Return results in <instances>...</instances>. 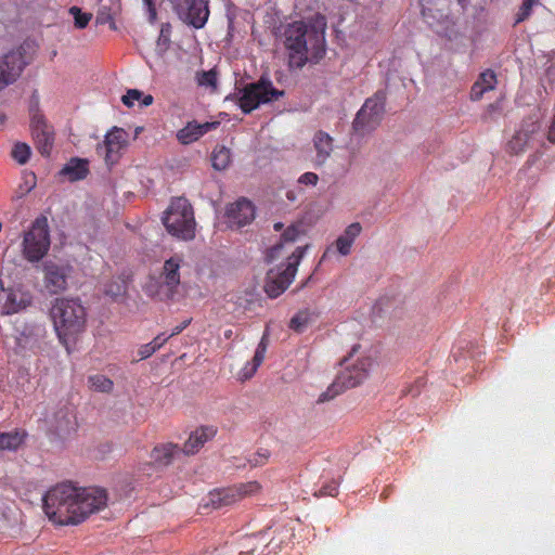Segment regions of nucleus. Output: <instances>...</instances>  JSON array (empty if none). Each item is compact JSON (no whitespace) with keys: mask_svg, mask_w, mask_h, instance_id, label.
Here are the masks:
<instances>
[{"mask_svg":"<svg viewBox=\"0 0 555 555\" xmlns=\"http://www.w3.org/2000/svg\"><path fill=\"white\" fill-rule=\"evenodd\" d=\"M107 494L100 488H77L70 482L52 487L43 496V511L60 526L78 525L91 514L103 509Z\"/></svg>","mask_w":555,"mask_h":555,"instance_id":"nucleus-1","label":"nucleus"},{"mask_svg":"<svg viewBox=\"0 0 555 555\" xmlns=\"http://www.w3.org/2000/svg\"><path fill=\"white\" fill-rule=\"evenodd\" d=\"M284 37L292 68H301L307 62L318 63L325 54L324 29L294 22L286 27Z\"/></svg>","mask_w":555,"mask_h":555,"instance_id":"nucleus-2","label":"nucleus"},{"mask_svg":"<svg viewBox=\"0 0 555 555\" xmlns=\"http://www.w3.org/2000/svg\"><path fill=\"white\" fill-rule=\"evenodd\" d=\"M50 317L57 338L67 349L86 330L87 310L78 298H56L52 302Z\"/></svg>","mask_w":555,"mask_h":555,"instance_id":"nucleus-3","label":"nucleus"},{"mask_svg":"<svg viewBox=\"0 0 555 555\" xmlns=\"http://www.w3.org/2000/svg\"><path fill=\"white\" fill-rule=\"evenodd\" d=\"M183 259L175 255L167 259L157 278L151 279L146 284V294L160 301L172 300L178 294L181 275L180 268Z\"/></svg>","mask_w":555,"mask_h":555,"instance_id":"nucleus-4","label":"nucleus"},{"mask_svg":"<svg viewBox=\"0 0 555 555\" xmlns=\"http://www.w3.org/2000/svg\"><path fill=\"white\" fill-rule=\"evenodd\" d=\"M163 223L172 236L185 241L195 236L193 208L184 197H177L171 201L163 217Z\"/></svg>","mask_w":555,"mask_h":555,"instance_id":"nucleus-5","label":"nucleus"},{"mask_svg":"<svg viewBox=\"0 0 555 555\" xmlns=\"http://www.w3.org/2000/svg\"><path fill=\"white\" fill-rule=\"evenodd\" d=\"M374 364L375 359L371 356L361 357L354 363L346 364L327 390L321 393L319 401L324 402L334 399L346 389L360 385L366 379Z\"/></svg>","mask_w":555,"mask_h":555,"instance_id":"nucleus-6","label":"nucleus"},{"mask_svg":"<svg viewBox=\"0 0 555 555\" xmlns=\"http://www.w3.org/2000/svg\"><path fill=\"white\" fill-rule=\"evenodd\" d=\"M283 95V90L274 88L272 81L263 77L256 82L245 85L236 94L237 105L244 114L251 113L261 104L278 101Z\"/></svg>","mask_w":555,"mask_h":555,"instance_id":"nucleus-7","label":"nucleus"},{"mask_svg":"<svg viewBox=\"0 0 555 555\" xmlns=\"http://www.w3.org/2000/svg\"><path fill=\"white\" fill-rule=\"evenodd\" d=\"M50 245L48 218L39 216L24 233L22 243L23 256L29 262H38L48 254Z\"/></svg>","mask_w":555,"mask_h":555,"instance_id":"nucleus-8","label":"nucleus"},{"mask_svg":"<svg viewBox=\"0 0 555 555\" xmlns=\"http://www.w3.org/2000/svg\"><path fill=\"white\" fill-rule=\"evenodd\" d=\"M385 100L382 91L366 99L352 122L356 133L364 135L378 127L385 113Z\"/></svg>","mask_w":555,"mask_h":555,"instance_id":"nucleus-9","label":"nucleus"},{"mask_svg":"<svg viewBox=\"0 0 555 555\" xmlns=\"http://www.w3.org/2000/svg\"><path fill=\"white\" fill-rule=\"evenodd\" d=\"M305 250L306 247H297L292 255L287 257V263L284 269L278 270L276 272L273 270L269 271L264 291L270 298L279 297L291 285Z\"/></svg>","mask_w":555,"mask_h":555,"instance_id":"nucleus-10","label":"nucleus"},{"mask_svg":"<svg viewBox=\"0 0 555 555\" xmlns=\"http://www.w3.org/2000/svg\"><path fill=\"white\" fill-rule=\"evenodd\" d=\"M261 490L258 481H248L228 488L215 489L209 492L207 506L222 508L231 506L246 496L257 494Z\"/></svg>","mask_w":555,"mask_h":555,"instance_id":"nucleus-11","label":"nucleus"},{"mask_svg":"<svg viewBox=\"0 0 555 555\" xmlns=\"http://www.w3.org/2000/svg\"><path fill=\"white\" fill-rule=\"evenodd\" d=\"M173 11L185 24L201 29L209 17V0H169Z\"/></svg>","mask_w":555,"mask_h":555,"instance_id":"nucleus-12","label":"nucleus"},{"mask_svg":"<svg viewBox=\"0 0 555 555\" xmlns=\"http://www.w3.org/2000/svg\"><path fill=\"white\" fill-rule=\"evenodd\" d=\"M27 64L23 47L0 57V91L18 78Z\"/></svg>","mask_w":555,"mask_h":555,"instance_id":"nucleus-13","label":"nucleus"},{"mask_svg":"<svg viewBox=\"0 0 555 555\" xmlns=\"http://www.w3.org/2000/svg\"><path fill=\"white\" fill-rule=\"evenodd\" d=\"M127 137V132L118 127L106 133L103 143L96 147L98 154L104 156L106 165L112 166L119 160L128 143Z\"/></svg>","mask_w":555,"mask_h":555,"instance_id":"nucleus-14","label":"nucleus"},{"mask_svg":"<svg viewBox=\"0 0 555 555\" xmlns=\"http://www.w3.org/2000/svg\"><path fill=\"white\" fill-rule=\"evenodd\" d=\"M76 415L70 406L60 408L50 420L49 431L60 439H66L76 431Z\"/></svg>","mask_w":555,"mask_h":555,"instance_id":"nucleus-15","label":"nucleus"},{"mask_svg":"<svg viewBox=\"0 0 555 555\" xmlns=\"http://www.w3.org/2000/svg\"><path fill=\"white\" fill-rule=\"evenodd\" d=\"M30 127L36 149L42 156H49L53 146L54 134L46 124L43 116L35 114Z\"/></svg>","mask_w":555,"mask_h":555,"instance_id":"nucleus-16","label":"nucleus"},{"mask_svg":"<svg viewBox=\"0 0 555 555\" xmlns=\"http://www.w3.org/2000/svg\"><path fill=\"white\" fill-rule=\"evenodd\" d=\"M31 304V296L21 289L7 288L0 292V313L4 315L14 314L27 308Z\"/></svg>","mask_w":555,"mask_h":555,"instance_id":"nucleus-17","label":"nucleus"},{"mask_svg":"<svg viewBox=\"0 0 555 555\" xmlns=\"http://www.w3.org/2000/svg\"><path fill=\"white\" fill-rule=\"evenodd\" d=\"M255 206L246 199L240 198L227 208V218L231 227L242 228L255 219Z\"/></svg>","mask_w":555,"mask_h":555,"instance_id":"nucleus-18","label":"nucleus"},{"mask_svg":"<svg viewBox=\"0 0 555 555\" xmlns=\"http://www.w3.org/2000/svg\"><path fill=\"white\" fill-rule=\"evenodd\" d=\"M44 285L52 294H57L67 287V274L65 268L54 262L44 264Z\"/></svg>","mask_w":555,"mask_h":555,"instance_id":"nucleus-19","label":"nucleus"},{"mask_svg":"<svg viewBox=\"0 0 555 555\" xmlns=\"http://www.w3.org/2000/svg\"><path fill=\"white\" fill-rule=\"evenodd\" d=\"M216 434L217 428L215 426H201L196 428L190 434L189 439L182 448V452L188 455L197 453Z\"/></svg>","mask_w":555,"mask_h":555,"instance_id":"nucleus-20","label":"nucleus"},{"mask_svg":"<svg viewBox=\"0 0 555 555\" xmlns=\"http://www.w3.org/2000/svg\"><path fill=\"white\" fill-rule=\"evenodd\" d=\"M182 452V449L171 442L155 446L151 451V461L158 467H165L172 463L175 457Z\"/></svg>","mask_w":555,"mask_h":555,"instance_id":"nucleus-21","label":"nucleus"},{"mask_svg":"<svg viewBox=\"0 0 555 555\" xmlns=\"http://www.w3.org/2000/svg\"><path fill=\"white\" fill-rule=\"evenodd\" d=\"M496 85V76L493 70H486L480 74L470 89V100L479 101L485 92L493 90Z\"/></svg>","mask_w":555,"mask_h":555,"instance_id":"nucleus-22","label":"nucleus"},{"mask_svg":"<svg viewBox=\"0 0 555 555\" xmlns=\"http://www.w3.org/2000/svg\"><path fill=\"white\" fill-rule=\"evenodd\" d=\"M361 231L362 227L359 222H353L346 228L344 234L336 240V247L340 255L347 256L350 253L351 246Z\"/></svg>","mask_w":555,"mask_h":555,"instance_id":"nucleus-23","label":"nucleus"},{"mask_svg":"<svg viewBox=\"0 0 555 555\" xmlns=\"http://www.w3.org/2000/svg\"><path fill=\"white\" fill-rule=\"evenodd\" d=\"M89 163L87 159L72 158L61 170V175L66 176L69 181H78L85 179L89 173Z\"/></svg>","mask_w":555,"mask_h":555,"instance_id":"nucleus-24","label":"nucleus"},{"mask_svg":"<svg viewBox=\"0 0 555 555\" xmlns=\"http://www.w3.org/2000/svg\"><path fill=\"white\" fill-rule=\"evenodd\" d=\"M313 144L317 151V162L323 164L333 151V138L320 130L314 134Z\"/></svg>","mask_w":555,"mask_h":555,"instance_id":"nucleus-25","label":"nucleus"},{"mask_svg":"<svg viewBox=\"0 0 555 555\" xmlns=\"http://www.w3.org/2000/svg\"><path fill=\"white\" fill-rule=\"evenodd\" d=\"M263 340L264 339L262 338L261 341L259 343V345L255 351L251 363H247L242 369V371L240 373V379L246 380V379L251 378L254 376V374L256 373V371L258 370V367L263 362L266 351H267V345L264 344Z\"/></svg>","mask_w":555,"mask_h":555,"instance_id":"nucleus-26","label":"nucleus"},{"mask_svg":"<svg viewBox=\"0 0 555 555\" xmlns=\"http://www.w3.org/2000/svg\"><path fill=\"white\" fill-rule=\"evenodd\" d=\"M26 434L14 430L0 433V451H16L24 442Z\"/></svg>","mask_w":555,"mask_h":555,"instance_id":"nucleus-27","label":"nucleus"},{"mask_svg":"<svg viewBox=\"0 0 555 555\" xmlns=\"http://www.w3.org/2000/svg\"><path fill=\"white\" fill-rule=\"evenodd\" d=\"M315 319L314 312L309 309L298 311L289 321V328L302 333Z\"/></svg>","mask_w":555,"mask_h":555,"instance_id":"nucleus-28","label":"nucleus"},{"mask_svg":"<svg viewBox=\"0 0 555 555\" xmlns=\"http://www.w3.org/2000/svg\"><path fill=\"white\" fill-rule=\"evenodd\" d=\"M88 386L93 391L111 393L114 389V382L103 374H92L88 376Z\"/></svg>","mask_w":555,"mask_h":555,"instance_id":"nucleus-29","label":"nucleus"},{"mask_svg":"<svg viewBox=\"0 0 555 555\" xmlns=\"http://www.w3.org/2000/svg\"><path fill=\"white\" fill-rule=\"evenodd\" d=\"M299 235V230L296 225H289L282 234V242L280 244L274 245L268 251V258L270 261L274 260L279 257L280 250L283 247L284 243H293L297 240Z\"/></svg>","mask_w":555,"mask_h":555,"instance_id":"nucleus-30","label":"nucleus"},{"mask_svg":"<svg viewBox=\"0 0 555 555\" xmlns=\"http://www.w3.org/2000/svg\"><path fill=\"white\" fill-rule=\"evenodd\" d=\"M170 338V336H166L164 333L157 335L152 341L142 345L139 350L138 354L140 357V360H145L153 356L157 350H159Z\"/></svg>","mask_w":555,"mask_h":555,"instance_id":"nucleus-31","label":"nucleus"},{"mask_svg":"<svg viewBox=\"0 0 555 555\" xmlns=\"http://www.w3.org/2000/svg\"><path fill=\"white\" fill-rule=\"evenodd\" d=\"M231 162V152L225 146H217L211 154L212 167L217 170H224Z\"/></svg>","mask_w":555,"mask_h":555,"instance_id":"nucleus-32","label":"nucleus"},{"mask_svg":"<svg viewBox=\"0 0 555 555\" xmlns=\"http://www.w3.org/2000/svg\"><path fill=\"white\" fill-rule=\"evenodd\" d=\"M201 138V130H198L197 122H189L184 128L180 129L177 133V139L182 144H190Z\"/></svg>","mask_w":555,"mask_h":555,"instance_id":"nucleus-33","label":"nucleus"},{"mask_svg":"<svg viewBox=\"0 0 555 555\" xmlns=\"http://www.w3.org/2000/svg\"><path fill=\"white\" fill-rule=\"evenodd\" d=\"M30 147L26 143L17 142L12 150V157L21 165L26 164L30 157Z\"/></svg>","mask_w":555,"mask_h":555,"instance_id":"nucleus-34","label":"nucleus"},{"mask_svg":"<svg viewBox=\"0 0 555 555\" xmlns=\"http://www.w3.org/2000/svg\"><path fill=\"white\" fill-rule=\"evenodd\" d=\"M69 12L74 16L75 26L77 28L82 29L87 27L91 20V14L82 13L81 10L77 7H72Z\"/></svg>","mask_w":555,"mask_h":555,"instance_id":"nucleus-35","label":"nucleus"},{"mask_svg":"<svg viewBox=\"0 0 555 555\" xmlns=\"http://www.w3.org/2000/svg\"><path fill=\"white\" fill-rule=\"evenodd\" d=\"M425 384H426V382H425L424 377H417L413 384H411V385L404 387V389H402V395L411 396L412 398H415V397L420 396Z\"/></svg>","mask_w":555,"mask_h":555,"instance_id":"nucleus-36","label":"nucleus"},{"mask_svg":"<svg viewBox=\"0 0 555 555\" xmlns=\"http://www.w3.org/2000/svg\"><path fill=\"white\" fill-rule=\"evenodd\" d=\"M197 82L199 86L216 87L217 73L212 69L197 74Z\"/></svg>","mask_w":555,"mask_h":555,"instance_id":"nucleus-37","label":"nucleus"},{"mask_svg":"<svg viewBox=\"0 0 555 555\" xmlns=\"http://www.w3.org/2000/svg\"><path fill=\"white\" fill-rule=\"evenodd\" d=\"M270 457V452L266 449H261L254 453L249 459L248 463L251 467H258L264 465Z\"/></svg>","mask_w":555,"mask_h":555,"instance_id":"nucleus-38","label":"nucleus"},{"mask_svg":"<svg viewBox=\"0 0 555 555\" xmlns=\"http://www.w3.org/2000/svg\"><path fill=\"white\" fill-rule=\"evenodd\" d=\"M142 95L143 93L140 90L130 89L125 95H122L121 101L126 106L132 107L135 101L141 100Z\"/></svg>","mask_w":555,"mask_h":555,"instance_id":"nucleus-39","label":"nucleus"},{"mask_svg":"<svg viewBox=\"0 0 555 555\" xmlns=\"http://www.w3.org/2000/svg\"><path fill=\"white\" fill-rule=\"evenodd\" d=\"M531 11H532V4L529 3V1L524 0L517 14H516L515 24H519V23L526 21L531 15Z\"/></svg>","mask_w":555,"mask_h":555,"instance_id":"nucleus-40","label":"nucleus"},{"mask_svg":"<svg viewBox=\"0 0 555 555\" xmlns=\"http://www.w3.org/2000/svg\"><path fill=\"white\" fill-rule=\"evenodd\" d=\"M319 181V177L317 173L314 172H305L304 175H301L298 179V182L300 184H306V185H315Z\"/></svg>","mask_w":555,"mask_h":555,"instance_id":"nucleus-41","label":"nucleus"},{"mask_svg":"<svg viewBox=\"0 0 555 555\" xmlns=\"http://www.w3.org/2000/svg\"><path fill=\"white\" fill-rule=\"evenodd\" d=\"M338 494V485L336 481H333L326 486H323L320 489V495L322 496H336Z\"/></svg>","mask_w":555,"mask_h":555,"instance_id":"nucleus-42","label":"nucleus"},{"mask_svg":"<svg viewBox=\"0 0 555 555\" xmlns=\"http://www.w3.org/2000/svg\"><path fill=\"white\" fill-rule=\"evenodd\" d=\"M218 125V122L197 124L198 130H201V137L207 133L208 131L215 129Z\"/></svg>","mask_w":555,"mask_h":555,"instance_id":"nucleus-43","label":"nucleus"},{"mask_svg":"<svg viewBox=\"0 0 555 555\" xmlns=\"http://www.w3.org/2000/svg\"><path fill=\"white\" fill-rule=\"evenodd\" d=\"M545 77L548 79L550 83H554L555 82V65L554 64H551L545 69Z\"/></svg>","mask_w":555,"mask_h":555,"instance_id":"nucleus-44","label":"nucleus"},{"mask_svg":"<svg viewBox=\"0 0 555 555\" xmlns=\"http://www.w3.org/2000/svg\"><path fill=\"white\" fill-rule=\"evenodd\" d=\"M190 320H185L180 325H177L169 336L172 337L180 334L190 324Z\"/></svg>","mask_w":555,"mask_h":555,"instance_id":"nucleus-45","label":"nucleus"},{"mask_svg":"<svg viewBox=\"0 0 555 555\" xmlns=\"http://www.w3.org/2000/svg\"><path fill=\"white\" fill-rule=\"evenodd\" d=\"M421 7H422V14L424 16L427 15V11H430L429 5L431 4L430 0H420Z\"/></svg>","mask_w":555,"mask_h":555,"instance_id":"nucleus-46","label":"nucleus"},{"mask_svg":"<svg viewBox=\"0 0 555 555\" xmlns=\"http://www.w3.org/2000/svg\"><path fill=\"white\" fill-rule=\"evenodd\" d=\"M141 99H142L141 106H144V107L150 106L154 101V99L151 94L142 95Z\"/></svg>","mask_w":555,"mask_h":555,"instance_id":"nucleus-47","label":"nucleus"},{"mask_svg":"<svg viewBox=\"0 0 555 555\" xmlns=\"http://www.w3.org/2000/svg\"><path fill=\"white\" fill-rule=\"evenodd\" d=\"M121 292H122L121 285H117L116 291H114L112 287L106 288V291H105L106 294L112 295V296H117V295L121 294Z\"/></svg>","mask_w":555,"mask_h":555,"instance_id":"nucleus-48","label":"nucleus"},{"mask_svg":"<svg viewBox=\"0 0 555 555\" xmlns=\"http://www.w3.org/2000/svg\"><path fill=\"white\" fill-rule=\"evenodd\" d=\"M358 348H359V345L353 346L351 351H350V353H349V356L343 359L341 364L348 363L350 358L357 352Z\"/></svg>","mask_w":555,"mask_h":555,"instance_id":"nucleus-49","label":"nucleus"},{"mask_svg":"<svg viewBox=\"0 0 555 555\" xmlns=\"http://www.w3.org/2000/svg\"><path fill=\"white\" fill-rule=\"evenodd\" d=\"M521 135H522V134H521V132H518V133L514 137L513 141L511 142V144H514V143H517L518 141H521V139H522V138H521Z\"/></svg>","mask_w":555,"mask_h":555,"instance_id":"nucleus-50","label":"nucleus"},{"mask_svg":"<svg viewBox=\"0 0 555 555\" xmlns=\"http://www.w3.org/2000/svg\"><path fill=\"white\" fill-rule=\"evenodd\" d=\"M273 228H274L275 231H281L282 228H283V223L276 222V223H274Z\"/></svg>","mask_w":555,"mask_h":555,"instance_id":"nucleus-51","label":"nucleus"},{"mask_svg":"<svg viewBox=\"0 0 555 555\" xmlns=\"http://www.w3.org/2000/svg\"><path fill=\"white\" fill-rule=\"evenodd\" d=\"M0 292H7V288H4L3 280L0 278Z\"/></svg>","mask_w":555,"mask_h":555,"instance_id":"nucleus-52","label":"nucleus"},{"mask_svg":"<svg viewBox=\"0 0 555 555\" xmlns=\"http://www.w3.org/2000/svg\"><path fill=\"white\" fill-rule=\"evenodd\" d=\"M231 336H232V330H228V331L224 332V337L225 338H231Z\"/></svg>","mask_w":555,"mask_h":555,"instance_id":"nucleus-53","label":"nucleus"},{"mask_svg":"<svg viewBox=\"0 0 555 555\" xmlns=\"http://www.w3.org/2000/svg\"><path fill=\"white\" fill-rule=\"evenodd\" d=\"M144 2L149 5V8H152L154 4V0H144Z\"/></svg>","mask_w":555,"mask_h":555,"instance_id":"nucleus-54","label":"nucleus"},{"mask_svg":"<svg viewBox=\"0 0 555 555\" xmlns=\"http://www.w3.org/2000/svg\"><path fill=\"white\" fill-rule=\"evenodd\" d=\"M287 198L293 199L292 193H287Z\"/></svg>","mask_w":555,"mask_h":555,"instance_id":"nucleus-55","label":"nucleus"}]
</instances>
